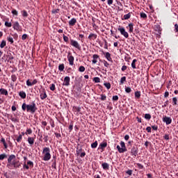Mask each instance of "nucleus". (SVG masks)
Returning a JSON list of instances; mask_svg holds the SVG:
<instances>
[{"instance_id": "a19ab883", "label": "nucleus", "mask_w": 178, "mask_h": 178, "mask_svg": "<svg viewBox=\"0 0 178 178\" xmlns=\"http://www.w3.org/2000/svg\"><path fill=\"white\" fill-rule=\"evenodd\" d=\"M5 26H6V27H12V22H6Z\"/></svg>"}, {"instance_id": "7c9ffc66", "label": "nucleus", "mask_w": 178, "mask_h": 178, "mask_svg": "<svg viewBox=\"0 0 178 178\" xmlns=\"http://www.w3.org/2000/svg\"><path fill=\"white\" fill-rule=\"evenodd\" d=\"M104 86L107 88V90L111 89V83H104Z\"/></svg>"}, {"instance_id": "39448f33", "label": "nucleus", "mask_w": 178, "mask_h": 178, "mask_svg": "<svg viewBox=\"0 0 178 178\" xmlns=\"http://www.w3.org/2000/svg\"><path fill=\"white\" fill-rule=\"evenodd\" d=\"M13 159H16V156H15V154H12L8 157L7 164L8 169H12V161H13Z\"/></svg>"}, {"instance_id": "5701e85b", "label": "nucleus", "mask_w": 178, "mask_h": 178, "mask_svg": "<svg viewBox=\"0 0 178 178\" xmlns=\"http://www.w3.org/2000/svg\"><path fill=\"white\" fill-rule=\"evenodd\" d=\"M128 27H129V32L130 33H133L134 30V25H133V23H131L128 25Z\"/></svg>"}, {"instance_id": "473e14b6", "label": "nucleus", "mask_w": 178, "mask_h": 178, "mask_svg": "<svg viewBox=\"0 0 178 178\" xmlns=\"http://www.w3.org/2000/svg\"><path fill=\"white\" fill-rule=\"evenodd\" d=\"M79 71L81 72H85L86 71V67H84V66L81 65V66L79 67Z\"/></svg>"}, {"instance_id": "6ab92c4d", "label": "nucleus", "mask_w": 178, "mask_h": 178, "mask_svg": "<svg viewBox=\"0 0 178 178\" xmlns=\"http://www.w3.org/2000/svg\"><path fill=\"white\" fill-rule=\"evenodd\" d=\"M131 154H132V155H134V156H137V149H136V147H133L131 149Z\"/></svg>"}, {"instance_id": "338daca9", "label": "nucleus", "mask_w": 178, "mask_h": 178, "mask_svg": "<svg viewBox=\"0 0 178 178\" xmlns=\"http://www.w3.org/2000/svg\"><path fill=\"white\" fill-rule=\"evenodd\" d=\"M38 81H37V79H34L33 81H32V86H34L35 84H37Z\"/></svg>"}, {"instance_id": "bf43d9fd", "label": "nucleus", "mask_w": 178, "mask_h": 178, "mask_svg": "<svg viewBox=\"0 0 178 178\" xmlns=\"http://www.w3.org/2000/svg\"><path fill=\"white\" fill-rule=\"evenodd\" d=\"M137 166L139 169H143L144 168V166L140 163H137Z\"/></svg>"}, {"instance_id": "9b49d317", "label": "nucleus", "mask_w": 178, "mask_h": 178, "mask_svg": "<svg viewBox=\"0 0 178 178\" xmlns=\"http://www.w3.org/2000/svg\"><path fill=\"white\" fill-rule=\"evenodd\" d=\"M68 61L71 66H73L74 65V57L73 56H68Z\"/></svg>"}, {"instance_id": "c756f323", "label": "nucleus", "mask_w": 178, "mask_h": 178, "mask_svg": "<svg viewBox=\"0 0 178 178\" xmlns=\"http://www.w3.org/2000/svg\"><path fill=\"white\" fill-rule=\"evenodd\" d=\"M93 81H95V83H101V79H99V77H95L93 78Z\"/></svg>"}, {"instance_id": "58836bf2", "label": "nucleus", "mask_w": 178, "mask_h": 178, "mask_svg": "<svg viewBox=\"0 0 178 178\" xmlns=\"http://www.w3.org/2000/svg\"><path fill=\"white\" fill-rule=\"evenodd\" d=\"M11 80H12V81H16V80H17V76H16V75H15V74L12 75Z\"/></svg>"}, {"instance_id": "cd10ccee", "label": "nucleus", "mask_w": 178, "mask_h": 178, "mask_svg": "<svg viewBox=\"0 0 178 178\" xmlns=\"http://www.w3.org/2000/svg\"><path fill=\"white\" fill-rule=\"evenodd\" d=\"M98 147V142L95 141V143L91 144V147L92 148H97Z\"/></svg>"}, {"instance_id": "4c0bfd02", "label": "nucleus", "mask_w": 178, "mask_h": 178, "mask_svg": "<svg viewBox=\"0 0 178 178\" xmlns=\"http://www.w3.org/2000/svg\"><path fill=\"white\" fill-rule=\"evenodd\" d=\"M140 17H142V19H147V14H145V13H141Z\"/></svg>"}, {"instance_id": "a211bd4d", "label": "nucleus", "mask_w": 178, "mask_h": 178, "mask_svg": "<svg viewBox=\"0 0 178 178\" xmlns=\"http://www.w3.org/2000/svg\"><path fill=\"white\" fill-rule=\"evenodd\" d=\"M102 166L104 170H108L109 169V164L107 163H104L102 164Z\"/></svg>"}, {"instance_id": "09e8293b", "label": "nucleus", "mask_w": 178, "mask_h": 178, "mask_svg": "<svg viewBox=\"0 0 178 178\" xmlns=\"http://www.w3.org/2000/svg\"><path fill=\"white\" fill-rule=\"evenodd\" d=\"M127 175H129V176H131L133 175V170H129L126 172Z\"/></svg>"}, {"instance_id": "052dcab7", "label": "nucleus", "mask_w": 178, "mask_h": 178, "mask_svg": "<svg viewBox=\"0 0 178 178\" xmlns=\"http://www.w3.org/2000/svg\"><path fill=\"white\" fill-rule=\"evenodd\" d=\"M80 156H81V158H84V156H86V152H81L80 154Z\"/></svg>"}, {"instance_id": "0e129e2a", "label": "nucleus", "mask_w": 178, "mask_h": 178, "mask_svg": "<svg viewBox=\"0 0 178 178\" xmlns=\"http://www.w3.org/2000/svg\"><path fill=\"white\" fill-rule=\"evenodd\" d=\"M146 130H147V133H151V127H147L146 128Z\"/></svg>"}, {"instance_id": "4be33fe9", "label": "nucleus", "mask_w": 178, "mask_h": 178, "mask_svg": "<svg viewBox=\"0 0 178 178\" xmlns=\"http://www.w3.org/2000/svg\"><path fill=\"white\" fill-rule=\"evenodd\" d=\"M40 98L41 99H45V98H47V92H45V91L40 93Z\"/></svg>"}, {"instance_id": "2eb2a0df", "label": "nucleus", "mask_w": 178, "mask_h": 178, "mask_svg": "<svg viewBox=\"0 0 178 178\" xmlns=\"http://www.w3.org/2000/svg\"><path fill=\"white\" fill-rule=\"evenodd\" d=\"M77 23V19L76 18H72L71 20L69 21L70 26H74Z\"/></svg>"}, {"instance_id": "f03ea898", "label": "nucleus", "mask_w": 178, "mask_h": 178, "mask_svg": "<svg viewBox=\"0 0 178 178\" xmlns=\"http://www.w3.org/2000/svg\"><path fill=\"white\" fill-rule=\"evenodd\" d=\"M43 161H49L51 159V149L44 147L42 151Z\"/></svg>"}, {"instance_id": "4d7b16f0", "label": "nucleus", "mask_w": 178, "mask_h": 178, "mask_svg": "<svg viewBox=\"0 0 178 178\" xmlns=\"http://www.w3.org/2000/svg\"><path fill=\"white\" fill-rule=\"evenodd\" d=\"M11 120L12 122H15V123L19 122V120H17V118H12Z\"/></svg>"}, {"instance_id": "49530a36", "label": "nucleus", "mask_w": 178, "mask_h": 178, "mask_svg": "<svg viewBox=\"0 0 178 178\" xmlns=\"http://www.w3.org/2000/svg\"><path fill=\"white\" fill-rule=\"evenodd\" d=\"M7 40H8V41L9 42H10L11 44H13V42H14V41H13V38H12V37H8V38H7Z\"/></svg>"}, {"instance_id": "c85d7f7f", "label": "nucleus", "mask_w": 178, "mask_h": 178, "mask_svg": "<svg viewBox=\"0 0 178 178\" xmlns=\"http://www.w3.org/2000/svg\"><path fill=\"white\" fill-rule=\"evenodd\" d=\"M145 119L147 120H151V114L147 113L145 115Z\"/></svg>"}, {"instance_id": "4468645a", "label": "nucleus", "mask_w": 178, "mask_h": 178, "mask_svg": "<svg viewBox=\"0 0 178 178\" xmlns=\"http://www.w3.org/2000/svg\"><path fill=\"white\" fill-rule=\"evenodd\" d=\"M97 34H95V33H90V35H89V36H88V40H97Z\"/></svg>"}, {"instance_id": "72a5a7b5", "label": "nucleus", "mask_w": 178, "mask_h": 178, "mask_svg": "<svg viewBox=\"0 0 178 178\" xmlns=\"http://www.w3.org/2000/svg\"><path fill=\"white\" fill-rule=\"evenodd\" d=\"M33 133V130L31 129H27L26 131L25 132V134L27 136V134H31Z\"/></svg>"}, {"instance_id": "79ce46f5", "label": "nucleus", "mask_w": 178, "mask_h": 178, "mask_svg": "<svg viewBox=\"0 0 178 178\" xmlns=\"http://www.w3.org/2000/svg\"><path fill=\"white\" fill-rule=\"evenodd\" d=\"M172 102H173V105H177V98L173 97Z\"/></svg>"}, {"instance_id": "6e6552de", "label": "nucleus", "mask_w": 178, "mask_h": 178, "mask_svg": "<svg viewBox=\"0 0 178 178\" xmlns=\"http://www.w3.org/2000/svg\"><path fill=\"white\" fill-rule=\"evenodd\" d=\"M163 122L166 124H170V123H172V118H170V117L164 116L163 118Z\"/></svg>"}, {"instance_id": "69168bd1", "label": "nucleus", "mask_w": 178, "mask_h": 178, "mask_svg": "<svg viewBox=\"0 0 178 178\" xmlns=\"http://www.w3.org/2000/svg\"><path fill=\"white\" fill-rule=\"evenodd\" d=\"M127 69V66L123 65L122 67V71L124 72V70H126Z\"/></svg>"}, {"instance_id": "b1692460", "label": "nucleus", "mask_w": 178, "mask_h": 178, "mask_svg": "<svg viewBox=\"0 0 178 178\" xmlns=\"http://www.w3.org/2000/svg\"><path fill=\"white\" fill-rule=\"evenodd\" d=\"M19 97H21V98H22L23 99H24V98H26V92H24V91L19 92Z\"/></svg>"}, {"instance_id": "9d476101", "label": "nucleus", "mask_w": 178, "mask_h": 178, "mask_svg": "<svg viewBox=\"0 0 178 178\" xmlns=\"http://www.w3.org/2000/svg\"><path fill=\"white\" fill-rule=\"evenodd\" d=\"M98 59H99V56L98 54H94L92 56V63H93V65H95V63L98 62Z\"/></svg>"}, {"instance_id": "3c124183", "label": "nucleus", "mask_w": 178, "mask_h": 178, "mask_svg": "<svg viewBox=\"0 0 178 178\" xmlns=\"http://www.w3.org/2000/svg\"><path fill=\"white\" fill-rule=\"evenodd\" d=\"M125 91L126 92H131V88H130V87H127L125 88Z\"/></svg>"}, {"instance_id": "dca6fc26", "label": "nucleus", "mask_w": 178, "mask_h": 178, "mask_svg": "<svg viewBox=\"0 0 178 178\" xmlns=\"http://www.w3.org/2000/svg\"><path fill=\"white\" fill-rule=\"evenodd\" d=\"M28 143L30 144V145H34V138L33 137H29L28 138Z\"/></svg>"}, {"instance_id": "f3484780", "label": "nucleus", "mask_w": 178, "mask_h": 178, "mask_svg": "<svg viewBox=\"0 0 178 178\" xmlns=\"http://www.w3.org/2000/svg\"><path fill=\"white\" fill-rule=\"evenodd\" d=\"M0 94L1 95H8V90H6V89H3V88H1L0 89Z\"/></svg>"}, {"instance_id": "603ef678", "label": "nucleus", "mask_w": 178, "mask_h": 178, "mask_svg": "<svg viewBox=\"0 0 178 178\" xmlns=\"http://www.w3.org/2000/svg\"><path fill=\"white\" fill-rule=\"evenodd\" d=\"M27 34H24L22 36V40H23V41H24V40H26L27 39Z\"/></svg>"}, {"instance_id": "c03bdc74", "label": "nucleus", "mask_w": 178, "mask_h": 178, "mask_svg": "<svg viewBox=\"0 0 178 178\" xmlns=\"http://www.w3.org/2000/svg\"><path fill=\"white\" fill-rule=\"evenodd\" d=\"M26 86H28V87H31V86H33L32 82L30 81V79L26 81Z\"/></svg>"}, {"instance_id": "774afa93", "label": "nucleus", "mask_w": 178, "mask_h": 178, "mask_svg": "<svg viewBox=\"0 0 178 178\" xmlns=\"http://www.w3.org/2000/svg\"><path fill=\"white\" fill-rule=\"evenodd\" d=\"M164 138H165V140H169V135L168 134H165L164 136Z\"/></svg>"}, {"instance_id": "7ed1b4c3", "label": "nucleus", "mask_w": 178, "mask_h": 178, "mask_svg": "<svg viewBox=\"0 0 178 178\" xmlns=\"http://www.w3.org/2000/svg\"><path fill=\"white\" fill-rule=\"evenodd\" d=\"M120 146L117 145V149L118 152H120V154H123V152H126V151H127V149H126V145L124 144V142L122 141L120 143Z\"/></svg>"}, {"instance_id": "de8ad7c7", "label": "nucleus", "mask_w": 178, "mask_h": 178, "mask_svg": "<svg viewBox=\"0 0 178 178\" xmlns=\"http://www.w3.org/2000/svg\"><path fill=\"white\" fill-rule=\"evenodd\" d=\"M124 81H126V76H123L121 78L120 84H123Z\"/></svg>"}, {"instance_id": "ddd939ff", "label": "nucleus", "mask_w": 178, "mask_h": 178, "mask_svg": "<svg viewBox=\"0 0 178 178\" xmlns=\"http://www.w3.org/2000/svg\"><path fill=\"white\" fill-rule=\"evenodd\" d=\"M105 55V58L108 60V62H112V57L111 56V54L109 52L104 53Z\"/></svg>"}, {"instance_id": "2f4dec72", "label": "nucleus", "mask_w": 178, "mask_h": 178, "mask_svg": "<svg viewBox=\"0 0 178 178\" xmlns=\"http://www.w3.org/2000/svg\"><path fill=\"white\" fill-rule=\"evenodd\" d=\"M100 99L101 101H106V95H100Z\"/></svg>"}, {"instance_id": "f8f14e48", "label": "nucleus", "mask_w": 178, "mask_h": 178, "mask_svg": "<svg viewBox=\"0 0 178 178\" xmlns=\"http://www.w3.org/2000/svg\"><path fill=\"white\" fill-rule=\"evenodd\" d=\"M13 29L14 30H17V31H20V24H19V22H16L14 23Z\"/></svg>"}, {"instance_id": "680f3d73", "label": "nucleus", "mask_w": 178, "mask_h": 178, "mask_svg": "<svg viewBox=\"0 0 178 178\" xmlns=\"http://www.w3.org/2000/svg\"><path fill=\"white\" fill-rule=\"evenodd\" d=\"M69 130L70 131H72L73 130V124H70V125L69 126Z\"/></svg>"}, {"instance_id": "864d4df0", "label": "nucleus", "mask_w": 178, "mask_h": 178, "mask_svg": "<svg viewBox=\"0 0 178 178\" xmlns=\"http://www.w3.org/2000/svg\"><path fill=\"white\" fill-rule=\"evenodd\" d=\"M119 97L118 95L113 96V101H118Z\"/></svg>"}, {"instance_id": "20e7f679", "label": "nucleus", "mask_w": 178, "mask_h": 178, "mask_svg": "<svg viewBox=\"0 0 178 178\" xmlns=\"http://www.w3.org/2000/svg\"><path fill=\"white\" fill-rule=\"evenodd\" d=\"M70 45H72V47H74V48L79 49V51L81 49V47H80V44L79 43V42L74 40L70 39Z\"/></svg>"}, {"instance_id": "f257e3e1", "label": "nucleus", "mask_w": 178, "mask_h": 178, "mask_svg": "<svg viewBox=\"0 0 178 178\" xmlns=\"http://www.w3.org/2000/svg\"><path fill=\"white\" fill-rule=\"evenodd\" d=\"M22 111H26V112H30L31 113H35L37 111V106H35V102H32L31 104H26L24 103L22 106Z\"/></svg>"}, {"instance_id": "a878e982", "label": "nucleus", "mask_w": 178, "mask_h": 178, "mask_svg": "<svg viewBox=\"0 0 178 178\" xmlns=\"http://www.w3.org/2000/svg\"><path fill=\"white\" fill-rule=\"evenodd\" d=\"M5 47H6V41L2 40L1 43L0 44V47L1 48H5Z\"/></svg>"}, {"instance_id": "e2e57ef3", "label": "nucleus", "mask_w": 178, "mask_h": 178, "mask_svg": "<svg viewBox=\"0 0 178 178\" xmlns=\"http://www.w3.org/2000/svg\"><path fill=\"white\" fill-rule=\"evenodd\" d=\"M175 29L176 33H178V24H175Z\"/></svg>"}, {"instance_id": "ea45409f", "label": "nucleus", "mask_w": 178, "mask_h": 178, "mask_svg": "<svg viewBox=\"0 0 178 178\" xmlns=\"http://www.w3.org/2000/svg\"><path fill=\"white\" fill-rule=\"evenodd\" d=\"M63 40H64L65 42H69V37H67L65 35H63Z\"/></svg>"}, {"instance_id": "5fc2aeb1", "label": "nucleus", "mask_w": 178, "mask_h": 178, "mask_svg": "<svg viewBox=\"0 0 178 178\" xmlns=\"http://www.w3.org/2000/svg\"><path fill=\"white\" fill-rule=\"evenodd\" d=\"M27 165H29V166H31V168L34 166V163H33V161H28Z\"/></svg>"}, {"instance_id": "412c9836", "label": "nucleus", "mask_w": 178, "mask_h": 178, "mask_svg": "<svg viewBox=\"0 0 178 178\" xmlns=\"http://www.w3.org/2000/svg\"><path fill=\"white\" fill-rule=\"evenodd\" d=\"M130 17H131V13H129L128 14L124 15L123 16L124 20H129V19H130Z\"/></svg>"}, {"instance_id": "393cba45", "label": "nucleus", "mask_w": 178, "mask_h": 178, "mask_svg": "<svg viewBox=\"0 0 178 178\" xmlns=\"http://www.w3.org/2000/svg\"><path fill=\"white\" fill-rule=\"evenodd\" d=\"M137 62V59H134L131 63V67L134 69H137V67H136V63Z\"/></svg>"}, {"instance_id": "f704fd0d", "label": "nucleus", "mask_w": 178, "mask_h": 178, "mask_svg": "<svg viewBox=\"0 0 178 178\" xmlns=\"http://www.w3.org/2000/svg\"><path fill=\"white\" fill-rule=\"evenodd\" d=\"M135 97H136V98H140V97H141V92H138V91L136 92H135Z\"/></svg>"}, {"instance_id": "8fccbe9b", "label": "nucleus", "mask_w": 178, "mask_h": 178, "mask_svg": "<svg viewBox=\"0 0 178 178\" xmlns=\"http://www.w3.org/2000/svg\"><path fill=\"white\" fill-rule=\"evenodd\" d=\"M50 90L51 91H55V84L52 83L50 86Z\"/></svg>"}, {"instance_id": "bb28decb", "label": "nucleus", "mask_w": 178, "mask_h": 178, "mask_svg": "<svg viewBox=\"0 0 178 178\" xmlns=\"http://www.w3.org/2000/svg\"><path fill=\"white\" fill-rule=\"evenodd\" d=\"M64 70H65V65L60 64L58 66V70H60V72H63Z\"/></svg>"}, {"instance_id": "13d9d810", "label": "nucleus", "mask_w": 178, "mask_h": 178, "mask_svg": "<svg viewBox=\"0 0 178 178\" xmlns=\"http://www.w3.org/2000/svg\"><path fill=\"white\" fill-rule=\"evenodd\" d=\"M13 15H15V16H17V10H12Z\"/></svg>"}, {"instance_id": "a18cd8bd", "label": "nucleus", "mask_w": 178, "mask_h": 178, "mask_svg": "<svg viewBox=\"0 0 178 178\" xmlns=\"http://www.w3.org/2000/svg\"><path fill=\"white\" fill-rule=\"evenodd\" d=\"M22 15L24 16V17H27V16H29V14L27 13V11L23 10Z\"/></svg>"}, {"instance_id": "423d86ee", "label": "nucleus", "mask_w": 178, "mask_h": 178, "mask_svg": "<svg viewBox=\"0 0 178 178\" xmlns=\"http://www.w3.org/2000/svg\"><path fill=\"white\" fill-rule=\"evenodd\" d=\"M118 31H120V34H122V35H124L125 38H129V33L126 31V29H124V28H118Z\"/></svg>"}, {"instance_id": "0eeeda50", "label": "nucleus", "mask_w": 178, "mask_h": 178, "mask_svg": "<svg viewBox=\"0 0 178 178\" xmlns=\"http://www.w3.org/2000/svg\"><path fill=\"white\" fill-rule=\"evenodd\" d=\"M13 168L15 169H17V168H20V162H19V161H13L11 163V168L10 169H13Z\"/></svg>"}, {"instance_id": "37998d69", "label": "nucleus", "mask_w": 178, "mask_h": 178, "mask_svg": "<svg viewBox=\"0 0 178 178\" xmlns=\"http://www.w3.org/2000/svg\"><path fill=\"white\" fill-rule=\"evenodd\" d=\"M22 138H23V136L19 135V136L17 137V143H20V141H22Z\"/></svg>"}, {"instance_id": "e433bc0d", "label": "nucleus", "mask_w": 178, "mask_h": 178, "mask_svg": "<svg viewBox=\"0 0 178 178\" xmlns=\"http://www.w3.org/2000/svg\"><path fill=\"white\" fill-rule=\"evenodd\" d=\"M73 109H75V111L76 112H81V107L74 106Z\"/></svg>"}, {"instance_id": "1a4fd4ad", "label": "nucleus", "mask_w": 178, "mask_h": 178, "mask_svg": "<svg viewBox=\"0 0 178 178\" xmlns=\"http://www.w3.org/2000/svg\"><path fill=\"white\" fill-rule=\"evenodd\" d=\"M63 86H70V77H69V76L65 77Z\"/></svg>"}, {"instance_id": "c9c22d12", "label": "nucleus", "mask_w": 178, "mask_h": 178, "mask_svg": "<svg viewBox=\"0 0 178 178\" xmlns=\"http://www.w3.org/2000/svg\"><path fill=\"white\" fill-rule=\"evenodd\" d=\"M6 156H7L6 154H0V161H3V159H5Z\"/></svg>"}, {"instance_id": "aec40b11", "label": "nucleus", "mask_w": 178, "mask_h": 178, "mask_svg": "<svg viewBox=\"0 0 178 178\" xmlns=\"http://www.w3.org/2000/svg\"><path fill=\"white\" fill-rule=\"evenodd\" d=\"M99 147H100V148H101L102 149L104 150V149H105V148H106V147H108V143H107L106 142H104V143H101V144L99 145Z\"/></svg>"}, {"instance_id": "6e6d98bb", "label": "nucleus", "mask_w": 178, "mask_h": 178, "mask_svg": "<svg viewBox=\"0 0 178 178\" xmlns=\"http://www.w3.org/2000/svg\"><path fill=\"white\" fill-rule=\"evenodd\" d=\"M82 149H77L76 154L77 155H80L81 154Z\"/></svg>"}]
</instances>
